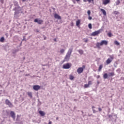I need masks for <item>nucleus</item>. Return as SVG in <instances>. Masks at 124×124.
<instances>
[{"label":"nucleus","instance_id":"obj_1","mask_svg":"<svg viewBox=\"0 0 124 124\" xmlns=\"http://www.w3.org/2000/svg\"><path fill=\"white\" fill-rule=\"evenodd\" d=\"M14 4L16 7L13 9V10H15V17L18 18L20 16V13H23L22 12V8H20L19 6V4H18V2L17 1H15L14 2Z\"/></svg>","mask_w":124,"mask_h":124},{"label":"nucleus","instance_id":"obj_27","mask_svg":"<svg viewBox=\"0 0 124 124\" xmlns=\"http://www.w3.org/2000/svg\"><path fill=\"white\" fill-rule=\"evenodd\" d=\"M0 42H4V37H1L0 39Z\"/></svg>","mask_w":124,"mask_h":124},{"label":"nucleus","instance_id":"obj_33","mask_svg":"<svg viewBox=\"0 0 124 124\" xmlns=\"http://www.w3.org/2000/svg\"><path fill=\"white\" fill-rule=\"evenodd\" d=\"M88 27L89 29H93V27L92 26V24L91 23L89 24Z\"/></svg>","mask_w":124,"mask_h":124},{"label":"nucleus","instance_id":"obj_47","mask_svg":"<svg viewBox=\"0 0 124 124\" xmlns=\"http://www.w3.org/2000/svg\"><path fill=\"white\" fill-rule=\"evenodd\" d=\"M36 32H39V30H36Z\"/></svg>","mask_w":124,"mask_h":124},{"label":"nucleus","instance_id":"obj_26","mask_svg":"<svg viewBox=\"0 0 124 124\" xmlns=\"http://www.w3.org/2000/svg\"><path fill=\"white\" fill-rule=\"evenodd\" d=\"M80 20H77L76 21V26H79V25H80Z\"/></svg>","mask_w":124,"mask_h":124},{"label":"nucleus","instance_id":"obj_50","mask_svg":"<svg viewBox=\"0 0 124 124\" xmlns=\"http://www.w3.org/2000/svg\"><path fill=\"white\" fill-rule=\"evenodd\" d=\"M18 117H19V115H17V119H16V121H18Z\"/></svg>","mask_w":124,"mask_h":124},{"label":"nucleus","instance_id":"obj_32","mask_svg":"<svg viewBox=\"0 0 124 124\" xmlns=\"http://www.w3.org/2000/svg\"><path fill=\"white\" fill-rule=\"evenodd\" d=\"M119 12L115 11L113 12V14H115V15H119Z\"/></svg>","mask_w":124,"mask_h":124},{"label":"nucleus","instance_id":"obj_5","mask_svg":"<svg viewBox=\"0 0 124 124\" xmlns=\"http://www.w3.org/2000/svg\"><path fill=\"white\" fill-rule=\"evenodd\" d=\"M101 32V29L93 32L92 34V36H95L96 35L99 34V33H100Z\"/></svg>","mask_w":124,"mask_h":124},{"label":"nucleus","instance_id":"obj_53","mask_svg":"<svg viewBox=\"0 0 124 124\" xmlns=\"http://www.w3.org/2000/svg\"><path fill=\"white\" fill-rule=\"evenodd\" d=\"M46 37H44V40H46Z\"/></svg>","mask_w":124,"mask_h":124},{"label":"nucleus","instance_id":"obj_21","mask_svg":"<svg viewBox=\"0 0 124 124\" xmlns=\"http://www.w3.org/2000/svg\"><path fill=\"white\" fill-rule=\"evenodd\" d=\"M18 51H19V49H13L12 50V53L13 54H16V53H17V52H18Z\"/></svg>","mask_w":124,"mask_h":124},{"label":"nucleus","instance_id":"obj_8","mask_svg":"<svg viewBox=\"0 0 124 124\" xmlns=\"http://www.w3.org/2000/svg\"><path fill=\"white\" fill-rule=\"evenodd\" d=\"M10 115L12 117V119H13L14 121H15V119L16 118V115H15V112L14 111H11L10 112Z\"/></svg>","mask_w":124,"mask_h":124},{"label":"nucleus","instance_id":"obj_62","mask_svg":"<svg viewBox=\"0 0 124 124\" xmlns=\"http://www.w3.org/2000/svg\"><path fill=\"white\" fill-rule=\"evenodd\" d=\"M20 124H23L22 123H20Z\"/></svg>","mask_w":124,"mask_h":124},{"label":"nucleus","instance_id":"obj_16","mask_svg":"<svg viewBox=\"0 0 124 124\" xmlns=\"http://www.w3.org/2000/svg\"><path fill=\"white\" fill-rule=\"evenodd\" d=\"M27 94L30 98H32V93L31 92H28Z\"/></svg>","mask_w":124,"mask_h":124},{"label":"nucleus","instance_id":"obj_58","mask_svg":"<svg viewBox=\"0 0 124 124\" xmlns=\"http://www.w3.org/2000/svg\"><path fill=\"white\" fill-rule=\"evenodd\" d=\"M72 26H73V23H72Z\"/></svg>","mask_w":124,"mask_h":124},{"label":"nucleus","instance_id":"obj_14","mask_svg":"<svg viewBox=\"0 0 124 124\" xmlns=\"http://www.w3.org/2000/svg\"><path fill=\"white\" fill-rule=\"evenodd\" d=\"M109 2H110V0H104L103 1V4H104V5H106L108 4V3H109Z\"/></svg>","mask_w":124,"mask_h":124},{"label":"nucleus","instance_id":"obj_38","mask_svg":"<svg viewBox=\"0 0 124 124\" xmlns=\"http://www.w3.org/2000/svg\"><path fill=\"white\" fill-rule=\"evenodd\" d=\"M2 86H1V85H0V92H2Z\"/></svg>","mask_w":124,"mask_h":124},{"label":"nucleus","instance_id":"obj_49","mask_svg":"<svg viewBox=\"0 0 124 124\" xmlns=\"http://www.w3.org/2000/svg\"><path fill=\"white\" fill-rule=\"evenodd\" d=\"M87 0H83V1H84V2H87Z\"/></svg>","mask_w":124,"mask_h":124},{"label":"nucleus","instance_id":"obj_41","mask_svg":"<svg viewBox=\"0 0 124 124\" xmlns=\"http://www.w3.org/2000/svg\"><path fill=\"white\" fill-rule=\"evenodd\" d=\"M96 78L97 79H99V78H100V76L99 75L97 76Z\"/></svg>","mask_w":124,"mask_h":124},{"label":"nucleus","instance_id":"obj_36","mask_svg":"<svg viewBox=\"0 0 124 124\" xmlns=\"http://www.w3.org/2000/svg\"><path fill=\"white\" fill-rule=\"evenodd\" d=\"M98 109L99 112H101L102 111V108H98Z\"/></svg>","mask_w":124,"mask_h":124},{"label":"nucleus","instance_id":"obj_7","mask_svg":"<svg viewBox=\"0 0 124 124\" xmlns=\"http://www.w3.org/2000/svg\"><path fill=\"white\" fill-rule=\"evenodd\" d=\"M34 22L35 23H37L38 24H39L40 25H41L43 23V20L42 19L38 20V19L36 18L34 19Z\"/></svg>","mask_w":124,"mask_h":124},{"label":"nucleus","instance_id":"obj_30","mask_svg":"<svg viewBox=\"0 0 124 124\" xmlns=\"http://www.w3.org/2000/svg\"><path fill=\"white\" fill-rule=\"evenodd\" d=\"M108 36L109 37H112V34L110 32H109L108 33Z\"/></svg>","mask_w":124,"mask_h":124},{"label":"nucleus","instance_id":"obj_29","mask_svg":"<svg viewBox=\"0 0 124 124\" xmlns=\"http://www.w3.org/2000/svg\"><path fill=\"white\" fill-rule=\"evenodd\" d=\"M70 80H73L74 79V77L72 75H70L69 77Z\"/></svg>","mask_w":124,"mask_h":124},{"label":"nucleus","instance_id":"obj_61","mask_svg":"<svg viewBox=\"0 0 124 124\" xmlns=\"http://www.w3.org/2000/svg\"><path fill=\"white\" fill-rule=\"evenodd\" d=\"M117 71H119V69L117 70Z\"/></svg>","mask_w":124,"mask_h":124},{"label":"nucleus","instance_id":"obj_13","mask_svg":"<svg viewBox=\"0 0 124 124\" xmlns=\"http://www.w3.org/2000/svg\"><path fill=\"white\" fill-rule=\"evenodd\" d=\"M83 68L82 67H79L78 69L77 70V72L78 73V74H80V73H82V72H83Z\"/></svg>","mask_w":124,"mask_h":124},{"label":"nucleus","instance_id":"obj_45","mask_svg":"<svg viewBox=\"0 0 124 124\" xmlns=\"http://www.w3.org/2000/svg\"><path fill=\"white\" fill-rule=\"evenodd\" d=\"M88 41H89V40L86 39V40L84 41V42H85L86 43H87V42H88Z\"/></svg>","mask_w":124,"mask_h":124},{"label":"nucleus","instance_id":"obj_10","mask_svg":"<svg viewBox=\"0 0 124 124\" xmlns=\"http://www.w3.org/2000/svg\"><path fill=\"white\" fill-rule=\"evenodd\" d=\"M33 89L34 91H38V90H40V86H39V85H34L33 86Z\"/></svg>","mask_w":124,"mask_h":124},{"label":"nucleus","instance_id":"obj_48","mask_svg":"<svg viewBox=\"0 0 124 124\" xmlns=\"http://www.w3.org/2000/svg\"><path fill=\"white\" fill-rule=\"evenodd\" d=\"M99 83H100L99 81H97V85H99Z\"/></svg>","mask_w":124,"mask_h":124},{"label":"nucleus","instance_id":"obj_43","mask_svg":"<svg viewBox=\"0 0 124 124\" xmlns=\"http://www.w3.org/2000/svg\"><path fill=\"white\" fill-rule=\"evenodd\" d=\"M108 118H113V115H109L108 116Z\"/></svg>","mask_w":124,"mask_h":124},{"label":"nucleus","instance_id":"obj_59","mask_svg":"<svg viewBox=\"0 0 124 124\" xmlns=\"http://www.w3.org/2000/svg\"><path fill=\"white\" fill-rule=\"evenodd\" d=\"M54 41H56V39H54Z\"/></svg>","mask_w":124,"mask_h":124},{"label":"nucleus","instance_id":"obj_3","mask_svg":"<svg viewBox=\"0 0 124 124\" xmlns=\"http://www.w3.org/2000/svg\"><path fill=\"white\" fill-rule=\"evenodd\" d=\"M114 60V56L110 55L109 56V58H108L106 61V63L107 64H109V63H111L112 62V61Z\"/></svg>","mask_w":124,"mask_h":124},{"label":"nucleus","instance_id":"obj_28","mask_svg":"<svg viewBox=\"0 0 124 124\" xmlns=\"http://www.w3.org/2000/svg\"><path fill=\"white\" fill-rule=\"evenodd\" d=\"M65 51V50H64V49H61L60 50V53L61 54H63L64 53V51Z\"/></svg>","mask_w":124,"mask_h":124},{"label":"nucleus","instance_id":"obj_37","mask_svg":"<svg viewBox=\"0 0 124 124\" xmlns=\"http://www.w3.org/2000/svg\"><path fill=\"white\" fill-rule=\"evenodd\" d=\"M81 68H82L83 70H84V69L86 68V66L85 65H82V67H81Z\"/></svg>","mask_w":124,"mask_h":124},{"label":"nucleus","instance_id":"obj_44","mask_svg":"<svg viewBox=\"0 0 124 124\" xmlns=\"http://www.w3.org/2000/svg\"><path fill=\"white\" fill-rule=\"evenodd\" d=\"M5 35L6 36V37H8V33H6L5 34Z\"/></svg>","mask_w":124,"mask_h":124},{"label":"nucleus","instance_id":"obj_42","mask_svg":"<svg viewBox=\"0 0 124 124\" xmlns=\"http://www.w3.org/2000/svg\"><path fill=\"white\" fill-rule=\"evenodd\" d=\"M0 1L1 3H3V2L4 1V0H0Z\"/></svg>","mask_w":124,"mask_h":124},{"label":"nucleus","instance_id":"obj_11","mask_svg":"<svg viewBox=\"0 0 124 124\" xmlns=\"http://www.w3.org/2000/svg\"><path fill=\"white\" fill-rule=\"evenodd\" d=\"M108 41L106 40H102L101 42V46H102V45H108Z\"/></svg>","mask_w":124,"mask_h":124},{"label":"nucleus","instance_id":"obj_52","mask_svg":"<svg viewBox=\"0 0 124 124\" xmlns=\"http://www.w3.org/2000/svg\"><path fill=\"white\" fill-rule=\"evenodd\" d=\"M22 0V1H26V0Z\"/></svg>","mask_w":124,"mask_h":124},{"label":"nucleus","instance_id":"obj_9","mask_svg":"<svg viewBox=\"0 0 124 124\" xmlns=\"http://www.w3.org/2000/svg\"><path fill=\"white\" fill-rule=\"evenodd\" d=\"M54 17L55 19H57L58 20H61L62 19V17L59 16L58 14H55L54 15Z\"/></svg>","mask_w":124,"mask_h":124},{"label":"nucleus","instance_id":"obj_19","mask_svg":"<svg viewBox=\"0 0 124 124\" xmlns=\"http://www.w3.org/2000/svg\"><path fill=\"white\" fill-rule=\"evenodd\" d=\"M96 46L97 48H100V46H101V43H97Z\"/></svg>","mask_w":124,"mask_h":124},{"label":"nucleus","instance_id":"obj_46","mask_svg":"<svg viewBox=\"0 0 124 124\" xmlns=\"http://www.w3.org/2000/svg\"><path fill=\"white\" fill-rule=\"evenodd\" d=\"M93 116V114H88V117H92Z\"/></svg>","mask_w":124,"mask_h":124},{"label":"nucleus","instance_id":"obj_25","mask_svg":"<svg viewBox=\"0 0 124 124\" xmlns=\"http://www.w3.org/2000/svg\"><path fill=\"white\" fill-rule=\"evenodd\" d=\"M84 88L85 89H87L88 88H90V85L88 84H86L84 85Z\"/></svg>","mask_w":124,"mask_h":124},{"label":"nucleus","instance_id":"obj_56","mask_svg":"<svg viewBox=\"0 0 124 124\" xmlns=\"http://www.w3.org/2000/svg\"><path fill=\"white\" fill-rule=\"evenodd\" d=\"M30 75H26V76H29Z\"/></svg>","mask_w":124,"mask_h":124},{"label":"nucleus","instance_id":"obj_23","mask_svg":"<svg viewBox=\"0 0 124 124\" xmlns=\"http://www.w3.org/2000/svg\"><path fill=\"white\" fill-rule=\"evenodd\" d=\"M115 3L116 5H119L121 3L120 0H117L116 1H115Z\"/></svg>","mask_w":124,"mask_h":124},{"label":"nucleus","instance_id":"obj_55","mask_svg":"<svg viewBox=\"0 0 124 124\" xmlns=\"http://www.w3.org/2000/svg\"><path fill=\"white\" fill-rule=\"evenodd\" d=\"M81 112L82 113V114H84V112H83V111L81 110Z\"/></svg>","mask_w":124,"mask_h":124},{"label":"nucleus","instance_id":"obj_35","mask_svg":"<svg viewBox=\"0 0 124 124\" xmlns=\"http://www.w3.org/2000/svg\"><path fill=\"white\" fill-rule=\"evenodd\" d=\"M87 14H88V16H90V15H91V11L88 10L87 11Z\"/></svg>","mask_w":124,"mask_h":124},{"label":"nucleus","instance_id":"obj_40","mask_svg":"<svg viewBox=\"0 0 124 124\" xmlns=\"http://www.w3.org/2000/svg\"><path fill=\"white\" fill-rule=\"evenodd\" d=\"M87 1H88V2H92V1H93V0H87Z\"/></svg>","mask_w":124,"mask_h":124},{"label":"nucleus","instance_id":"obj_63","mask_svg":"<svg viewBox=\"0 0 124 124\" xmlns=\"http://www.w3.org/2000/svg\"><path fill=\"white\" fill-rule=\"evenodd\" d=\"M102 108H104V107H102Z\"/></svg>","mask_w":124,"mask_h":124},{"label":"nucleus","instance_id":"obj_51","mask_svg":"<svg viewBox=\"0 0 124 124\" xmlns=\"http://www.w3.org/2000/svg\"><path fill=\"white\" fill-rule=\"evenodd\" d=\"M114 67H117V65H116V64H114Z\"/></svg>","mask_w":124,"mask_h":124},{"label":"nucleus","instance_id":"obj_31","mask_svg":"<svg viewBox=\"0 0 124 124\" xmlns=\"http://www.w3.org/2000/svg\"><path fill=\"white\" fill-rule=\"evenodd\" d=\"M114 44H115V45H120V43H119V42H118L117 41H114Z\"/></svg>","mask_w":124,"mask_h":124},{"label":"nucleus","instance_id":"obj_20","mask_svg":"<svg viewBox=\"0 0 124 124\" xmlns=\"http://www.w3.org/2000/svg\"><path fill=\"white\" fill-rule=\"evenodd\" d=\"M103 78L104 79H107L108 78V74L107 73H105L103 75Z\"/></svg>","mask_w":124,"mask_h":124},{"label":"nucleus","instance_id":"obj_39","mask_svg":"<svg viewBox=\"0 0 124 124\" xmlns=\"http://www.w3.org/2000/svg\"><path fill=\"white\" fill-rule=\"evenodd\" d=\"M92 19H93V17H92V16H89L88 19L89 20H92Z\"/></svg>","mask_w":124,"mask_h":124},{"label":"nucleus","instance_id":"obj_34","mask_svg":"<svg viewBox=\"0 0 124 124\" xmlns=\"http://www.w3.org/2000/svg\"><path fill=\"white\" fill-rule=\"evenodd\" d=\"M88 84L90 86V85H93V82H92V81H88Z\"/></svg>","mask_w":124,"mask_h":124},{"label":"nucleus","instance_id":"obj_17","mask_svg":"<svg viewBox=\"0 0 124 124\" xmlns=\"http://www.w3.org/2000/svg\"><path fill=\"white\" fill-rule=\"evenodd\" d=\"M39 113L40 114V115L43 116L45 115V112H44V111H42V110H40L39 111Z\"/></svg>","mask_w":124,"mask_h":124},{"label":"nucleus","instance_id":"obj_4","mask_svg":"<svg viewBox=\"0 0 124 124\" xmlns=\"http://www.w3.org/2000/svg\"><path fill=\"white\" fill-rule=\"evenodd\" d=\"M71 67V64L69 63H65L63 65V68L64 69H69Z\"/></svg>","mask_w":124,"mask_h":124},{"label":"nucleus","instance_id":"obj_24","mask_svg":"<svg viewBox=\"0 0 124 124\" xmlns=\"http://www.w3.org/2000/svg\"><path fill=\"white\" fill-rule=\"evenodd\" d=\"M115 76V73L114 72H111L108 73V76Z\"/></svg>","mask_w":124,"mask_h":124},{"label":"nucleus","instance_id":"obj_54","mask_svg":"<svg viewBox=\"0 0 124 124\" xmlns=\"http://www.w3.org/2000/svg\"><path fill=\"white\" fill-rule=\"evenodd\" d=\"M76 1H80V0H76Z\"/></svg>","mask_w":124,"mask_h":124},{"label":"nucleus","instance_id":"obj_12","mask_svg":"<svg viewBox=\"0 0 124 124\" xmlns=\"http://www.w3.org/2000/svg\"><path fill=\"white\" fill-rule=\"evenodd\" d=\"M95 108H96L95 107L93 106L92 107V109L93 114H95V113L98 112V111L95 110Z\"/></svg>","mask_w":124,"mask_h":124},{"label":"nucleus","instance_id":"obj_6","mask_svg":"<svg viewBox=\"0 0 124 124\" xmlns=\"http://www.w3.org/2000/svg\"><path fill=\"white\" fill-rule=\"evenodd\" d=\"M5 103L6 105H8L9 107H10V108H12V107H13V105L12 104V103H11L9 100L7 99L5 100Z\"/></svg>","mask_w":124,"mask_h":124},{"label":"nucleus","instance_id":"obj_18","mask_svg":"<svg viewBox=\"0 0 124 124\" xmlns=\"http://www.w3.org/2000/svg\"><path fill=\"white\" fill-rule=\"evenodd\" d=\"M78 52L80 55H83V54H84V51H83L82 49L78 50Z\"/></svg>","mask_w":124,"mask_h":124},{"label":"nucleus","instance_id":"obj_15","mask_svg":"<svg viewBox=\"0 0 124 124\" xmlns=\"http://www.w3.org/2000/svg\"><path fill=\"white\" fill-rule=\"evenodd\" d=\"M100 11H101V12H102L103 15H104L105 16H106L107 13H106V11H105V10H104L103 9H100Z\"/></svg>","mask_w":124,"mask_h":124},{"label":"nucleus","instance_id":"obj_22","mask_svg":"<svg viewBox=\"0 0 124 124\" xmlns=\"http://www.w3.org/2000/svg\"><path fill=\"white\" fill-rule=\"evenodd\" d=\"M102 67H103V65H102V64L100 65L98 71H99V72L101 71V69H102Z\"/></svg>","mask_w":124,"mask_h":124},{"label":"nucleus","instance_id":"obj_2","mask_svg":"<svg viewBox=\"0 0 124 124\" xmlns=\"http://www.w3.org/2000/svg\"><path fill=\"white\" fill-rule=\"evenodd\" d=\"M72 52H73V48L71 47L68 49V52L66 54L64 59V62H68V61H69V59H70V56H71Z\"/></svg>","mask_w":124,"mask_h":124},{"label":"nucleus","instance_id":"obj_60","mask_svg":"<svg viewBox=\"0 0 124 124\" xmlns=\"http://www.w3.org/2000/svg\"><path fill=\"white\" fill-rule=\"evenodd\" d=\"M117 71H119V69L117 70Z\"/></svg>","mask_w":124,"mask_h":124},{"label":"nucleus","instance_id":"obj_57","mask_svg":"<svg viewBox=\"0 0 124 124\" xmlns=\"http://www.w3.org/2000/svg\"><path fill=\"white\" fill-rule=\"evenodd\" d=\"M59 118L57 117L56 120H58Z\"/></svg>","mask_w":124,"mask_h":124}]
</instances>
